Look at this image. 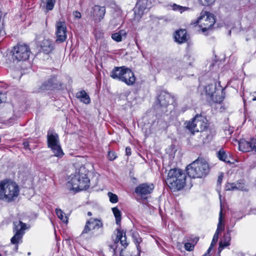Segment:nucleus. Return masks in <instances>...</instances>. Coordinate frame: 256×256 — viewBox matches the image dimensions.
Returning <instances> with one entry per match:
<instances>
[{
	"instance_id": "nucleus-1",
	"label": "nucleus",
	"mask_w": 256,
	"mask_h": 256,
	"mask_svg": "<svg viewBox=\"0 0 256 256\" xmlns=\"http://www.w3.org/2000/svg\"><path fill=\"white\" fill-rule=\"evenodd\" d=\"M88 171L84 166L76 169L68 178L66 188L70 190L78 192L86 190L90 186V180L87 176Z\"/></svg>"
},
{
	"instance_id": "nucleus-2",
	"label": "nucleus",
	"mask_w": 256,
	"mask_h": 256,
	"mask_svg": "<svg viewBox=\"0 0 256 256\" xmlns=\"http://www.w3.org/2000/svg\"><path fill=\"white\" fill-rule=\"evenodd\" d=\"M19 188L12 181L4 180L0 182V200L8 202L14 200L18 196Z\"/></svg>"
},
{
	"instance_id": "nucleus-3",
	"label": "nucleus",
	"mask_w": 256,
	"mask_h": 256,
	"mask_svg": "<svg viewBox=\"0 0 256 256\" xmlns=\"http://www.w3.org/2000/svg\"><path fill=\"white\" fill-rule=\"evenodd\" d=\"M186 180V174L180 169L174 168L168 171L166 182L171 190L175 191L184 186Z\"/></svg>"
},
{
	"instance_id": "nucleus-4",
	"label": "nucleus",
	"mask_w": 256,
	"mask_h": 256,
	"mask_svg": "<svg viewBox=\"0 0 256 256\" xmlns=\"http://www.w3.org/2000/svg\"><path fill=\"white\" fill-rule=\"evenodd\" d=\"M210 170L208 162L204 158H198L186 167L188 176L192 178H201L206 176Z\"/></svg>"
},
{
	"instance_id": "nucleus-5",
	"label": "nucleus",
	"mask_w": 256,
	"mask_h": 256,
	"mask_svg": "<svg viewBox=\"0 0 256 256\" xmlns=\"http://www.w3.org/2000/svg\"><path fill=\"white\" fill-rule=\"evenodd\" d=\"M128 244L126 232L118 229L114 243L110 246V251L114 256H130L132 254L125 250Z\"/></svg>"
},
{
	"instance_id": "nucleus-6",
	"label": "nucleus",
	"mask_w": 256,
	"mask_h": 256,
	"mask_svg": "<svg viewBox=\"0 0 256 256\" xmlns=\"http://www.w3.org/2000/svg\"><path fill=\"white\" fill-rule=\"evenodd\" d=\"M110 76L114 79L124 82L128 86L133 85L136 78L132 70L124 66L114 67L110 72Z\"/></svg>"
},
{
	"instance_id": "nucleus-7",
	"label": "nucleus",
	"mask_w": 256,
	"mask_h": 256,
	"mask_svg": "<svg viewBox=\"0 0 256 256\" xmlns=\"http://www.w3.org/2000/svg\"><path fill=\"white\" fill-rule=\"evenodd\" d=\"M186 127L194 134L196 132H202L208 126L206 118L200 115H196L191 120L186 122Z\"/></svg>"
},
{
	"instance_id": "nucleus-8",
	"label": "nucleus",
	"mask_w": 256,
	"mask_h": 256,
	"mask_svg": "<svg viewBox=\"0 0 256 256\" xmlns=\"http://www.w3.org/2000/svg\"><path fill=\"white\" fill-rule=\"evenodd\" d=\"M48 146L52 151L54 156L62 157L64 154L61 148L58 135L52 131H48L47 134Z\"/></svg>"
},
{
	"instance_id": "nucleus-9",
	"label": "nucleus",
	"mask_w": 256,
	"mask_h": 256,
	"mask_svg": "<svg viewBox=\"0 0 256 256\" xmlns=\"http://www.w3.org/2000/svg\"><path fill=\"white\" fill-rule=\"evenodd\" d=\"M26 229V224L22 221L16 220L13 222V232L14 235L12 238L10 242L12 244L16 245V250L18 249V244L21 242Z\"/></svg>"
},
{
	"instance_id": "nucleus-10",
	"label": "nucleus",
	"mask_w": 256,
	"mask_h": 256,
	"mask_svg": "<svg viewBox=\"0 0 256 256\" xmlns=\"http://www.w3.org/2000/svg\"><path fill=\"white\" fill-rule=\"evenodd\" d=\"M12 53V58L14 60L24 61L28 58L30 50L26 44H18L14 47Z\"/></svg>"
},
{
	"instance_id": "nucleus-11",
	"label": "nucleus",
	"mask_w": 256,
	"mask_h": 256,
	"mask_svg": "<svg viewBox=\"0 0 256 256\" xmlns=\"http://www.w3.org/2000/svg\"><path fill=\"white\" fill-rule=\"evenodd\" d=\"M194 24H198L203 33L208 30L215 23V20L212 14L208 12H202Z\"/></svg>"
},
{
	"instance_id": "nucleus-12",
	"label": "nucleus",
	"mask_w": 256,
	"mask_h": 256,
	"mask_svg": "<svg viewBox=\"0 0 256 256\" xmlns=\"http://www.w3.org/2000/svg\"><path fill=\"white\" fill-rule=\"evenodd\" d=\"M102 226V224L100 220L97 218H90L87 220L82 231L80 236L85 234H91L95 230H98Z\"/></svg>"
},
{
	"instance_id": "nucleus-13",
	"label": "nucleus",
	"mask_w": 256,
	"mask_h": 256,
	"mask_svg": "<svg viewBox=\"0 0 256 256\" xmlns=\"http://www.w3.org/2000/svg\"><path fill=\"white\" fill-rule=\"evenodd\" d=\"M205 90L206 94L210 96V100L212 102L220 103L222 101L223 98L218 94L219 90H216L215 84H208L206 86Z\"/></svg>"
},
{
	"instance_id": "nucleus-14",
	"label": "nucleus",
	"mask_w": 256,
	"mask_h": 256,
	"mask_svg": "<svg viewBox=\"0 0 256 256\" xmlns=\"http://www.w3.org/2000/svg\"><path fill=\"white\" fill-rule=\"evenodd\" d=\"M56 41L59 43L64 42L66 38V27L64 22H58L56 25Z\"/></svg>"
},
{
	"instance_id": "nucleus-15",
	"label": "nucleus",
	"mask_w": 256,
	"mask_h": 256,
	"mask_svg": "<svg viewBox=\"0 0 256 256\" xmlns=\"http://www.w3.org/2000/svg\"><path fill=\"white\" fill-rule=\"evenodd\" d=\"M238 147L240 150L244 152L252 150L256 152V139L252 138L250 141L241 140L238 142Z\"/></svg>"
},
{
	"instance_id": "nucleus-16",
	"label": "nucleus",
	"mask_w": 256,
	"mask_h": 256,
	"mask_svg": "<svg viewBox=\"0 0 256 256\" xmlns=\"http://www.w3.org/2000/svg\"><path fill=\"white\" fill-rule=\"evenodd\" d=\"M226 190H241L248 192V186L244 180H239L235 182H228L226 186Z\"/></svg>"
},
{
	"instance_id": "nucleus-17",
	"label": "nucleus",
	"mask_w": 256,
	"mask_h": 256,
	"mask_svg": "<svg viewBox=\"0 0 256 256\" xmlns=\"http://www.w3.org/2000/svg\"><path fill=\"white\" fill-rule=\"evenodd\" d=\"M154 188V185L152 184L144 183L140 184L135 188V192L140 196H143L150 194Z\"/></svg>"
},
{
	"instance_id": "nucleus-18",
	"label": "nucleus",
	"mask_w": 256,
	"mask_h": 256,
	"mask_svg": "<svg viewBox=\"0 0 256 256\" xmlns=\"http://www.w3.org/2000/svg\"><path fill=\"white\" fill-rule=\"evenodd\" d=\"M106 13V8L104 6H94L92 8L91 14L93 16V19L96 22H100L103 19Z\"/></svg>"
},
{
	"instance_id": "nucleus-19",
	"label": "nucleus",
	"mask_w": 256,
	"mask_h": 256,
	"mask_svg": "<svg viewBox=\"0 0 256 256\" xmlns=\"http://www.w3.org/2000/svg\"><path fill=\"white\" fill-rule=\"evenodd\" d=\"M158 100L161 106L166 107L172 102V98L169 93L163 91L158 96Z\"/></svg>"
},
{
	"instance_id": "nucleus-20",
	"label": "nucleus",
	"mask_w": 256,
	"mask_h": 256,
	"mask_svg": "<svg viewBox=\"0 0 256 256\" xmlns=\"http://www.w3.org/2000/svg\"><path fill=\"white\" fill-rule=\"evenodd\" d=\"M175 41L178 44H182L187 41L188 35L186 30H180L174 34Z\"/></svg>"
},
{
	"instance_id": "nucleus-21",
	"label": "nucleus",
	"mask_w": 256,
	"mask_h": 256,
	"mask_svg": "<svg viewBox=\"0 0 256 256\" xmlns=\"http://www.w3.org/2000/svg\"><path fill=\"white\" fill-rule=\"evenodd\" d=\"M40 47L46 54H49L54 49V44L50 39H44L41 42Z\"/></svg>"
},
{
	"instance_id": "nucleus-22",
	"label": "nucleus",
	"mask_w": 256,
	"mask_h": 256,
	"mask_svg": "<svg viewBox=\"0 0 256 256\" xmlns=\"http://www.w3.org/2000/svg\"><path fill=\"white\" fill-rule=\"evenodd\" d=\"M76 98L80 100L81 102L86 104H88L90 102L89 96L84 90L78 92L76 94Z\"/></svg>"
},
{
	"instance_id": "nucleus-23",
	"label": "nucleus",
	"mask_w": 256,
	"mask_h": 256,
	"mask_svg": "<svg viewBox=\"0 0 256 256\" xmlns=\"http://www.w3.org/2000/svg\"><path fill=\"white\" fill-rule=\"evenodd\" d=\"M126 32L124 30H122L118 32L112 34V38L116 42H122L124 38H126Z\"/></svg>"
},
{
	"instance_id": "nucleus-24",
	"label": "nucleus",
	"mask_w": 256,
	"mask_h": 256,
	"mask_svg": "<svg viewBox=\"0 0 256 256\" xmlns=\"http://www.w3.org/2000/svg\"><path fill=\"white\" fill-rule=\"evenodd\" d=\"M146 0H139L135 7V12H136V10H138V14H142L144 10L147 8V5L146 4Z\"/></svg>"
},
{
	"instance_id": "nucleus-25",
	"label": "nucleus",
	"mask_w": 256,
	"mask_h": 256,
	"mask_svg": "<svg viewBox=\"0 0 256 256\" xmlns=\"http://www.w3.org/2000/svg\"><path fill=\"white\" fill-rule=\"evenodd\" d=\"M224 216L222 214V210H220V211L219 213L218 216V222L217 226V229L216 230H218V232H221L224 230Z\"/></svg>"
},
{
	"instance_id": "nucleus-26",
	"label": "nucleus",
	"mask_w": 256,
	"mask_h": 256,
	"mask_svg": "<svg viewBox=\"0 0 256 256\" xmlns=\"http://www.w3.org/2000/svg\"><path fill=\"white\" fill-rule=\"evenodd\" d=\"M132 238L137 248L138 256H140L141 250L140 244L142 242V238L139 236L138 234H133Z\"/></svg>"
},
{
	"instance_id": "nucleus-27",
	"label": "nucleus",
	"mask_w": 256,
	"mask_h": 256,
	"mask_svg": "<svg viewBox=\"0 0 256 256\" xmlns=\"http://www.w3.org/2000/svg\"><path fill=\"white\" fill-rule=\"evenodd\" d=\"M218 157L219 158L220 160L226 163H230V160L228 158L227 154H226V152L222 150H220L218 152Z\"/></svg>"
},
{
	"instance_id": "nucleus-28",
	"label": "nucleus",
	"mask_w": 256,
	"mask_h": 256,
	"mask_svg": "<svg viewBox=\"0 0 256 256\" xmlns=\"http://www.w3.org/2000/svg\"><path fill=\"white\" fill-rule=\"evenodd\" d=\"M112 211L116 218V224H119L121 222V212L116 207L112 208Z\"/></svg>"
},
{
	"instance_id": "nucleus-29",
	"label": "nucleus",
	"mask_w": 256,
	"mask_h": 256,
	"mask_svg": "<svg viewBox=\"0 0 256 256\" xmlns=\"http://www.w3.org/2000/svg\"><path fill=\"white\" fill-rule=\"evenodd\" d=\"M54 80L52 79H50L45 82L42 86V88L43 90H49L54 88L53 86Z\"/></svg>"
},
{
	"instance_id": "nucleus-30",
	"label": "nucleus",
	"mask_w": 256,
	"mask_h": 256,
	"mask_svg": "<svg viewBox=\"0 0 256 256\" xmlns=\"http://www.w3.org/2000/svg\"><path fill=\"white\" fill-rule=\"evenodd\" d=\"M172 10L175 11H178L180 13H182L185 11L190 10V8L186 6H182L180 5L174 4L172 6Z\"/></svg>"
},
{
	"instance_id": "nucleus-31",
	"label": "nucleus",
	"mask_w": 256,
	"mask_h": 256,
	"mask_svg": "<svg viewBox=\"0 0 256 256\" xmlns=\"http://www.w3.org/2000/svg\"><path fill=\"white\" fill-rule=\"evenodd\" d=\"M56 212L58 217L63 222H68V218L64 216L65 214L60 209H56Z\"/></svg>"
},
{
	"instance_id": "nucleus-32",
	"label": "nucleus",
	"mask_w": 256,
	"mask_h": 256,
	"mask_svg": "<svg viewBox=\"0 0 256 256\" xmlns=\"http://www.w3.org/2000/svg\"><path fill=\"white\" fill-rule=\"evenodd\" d=\"M108 195L110 198V201L112 203H116L118 202V197L117 195L111 192H108Z\"/></svg>"
},
{
	"instance_id": "nucleus-33",
	"label": "nucleus",
	"mask_w": 256,
	"mask_h": 256,
	"mask_svg": "<svg viewBox=\"0 0 256 256\" xmlns=\"http://www.w3.org/2000/svg\"><path fill=\"white\" fill-rule=\"evenodd\" d=\"M46 8L48 10H51L53 9L54 4L55 0H46Z\"/></svg>"
},
{
	"instance_id": "nucleus-34",
	"label": "nucleus",
	"mask_w": 256,
	"mask_h": 256,
	"mask_svg": "<svg viewBox=\"0 0 256 256\" xmlns=\"http://www.w3.org/2000/svg\"><path fill=\"white\" fill-rule=\"evenodd\" d=\"M230 232V231L228 230L224 236V240L227 242L226 245L230 244V241L231 240Z\"/></svg>"
},
{
	"instance_id": "nucleus-35",
	"label": "nucleus",
	"mask_w": 256,
	"mask_h": 256,
	"mask_svg": "<svg viewBox=\"0 0 256 256\" xmlns=\"http://www.w3.org/2000/svg\"><path fill=\"white\" fill-rule=\"evenodd\" d=\"M226 242H225L223 240V241H221L220 242L219 246H218V252H220L225 247L228 246L229 245H226Z\"/></svg>"
},
{
	"instance_id": "nucleus-36",
	"label": "nucleus",
	"mask_w": 256,
	"mask_h": 256,
	"mask_svg": "<svg viewBox=\"0 0 256 256\" xmlns=\"http://www.w3.org/2000/svg\"><path fill=\"white\" fill-rule=\"evenodd\" d=\"M184 247L186 250L190 252L194 250V245L192 244L191 243L186 242L184 244Z\"/></svg>"
},
{
	"instance_id": "nucleus-37",
	"label": "nucleus",
	"mask_w": 256,
	"mask_h": 256,
	"mask_svg": "<svg viewBox=\"0 0 256 256\" xmlns=\"http://www.w3.org/2000/svg\"><path fill=\"white\" fill-rule=\"evenodd\" d=\"M108 157L110 160H112L116 158V156L114 152H109Z\"/></svg>"
},
{
	"instance_id": "nucleus-38",
	"label": "nucleus",
	"mask_w": 256,
	"mask_h": 256,
	"mask_svg": "<svg viewBox=\"0 0 256 256\" xmlns=\"http://www.w3.org/2000/svg\"><path fill=\"white\" fill-rule=\"evenodd\" d=\"M220 232H218V230H216V232H215V233L214 235V236H213V238H212L213 242H218Z\"/></svg>"
},
{
	"instance_id": "nucleus-39",
	"label": "nucleus",
	"mask_w": 256,
	"mask_h": 256,
	"mask_svg": "<svg viewBox=\"0 0 256 256\" xmlns=\"http://www.w3.org/2000/svg\"><path fill=\"white\" fill-rule=\"evenodd\" d=\"M6 100V96L4 94L0 92V103Z\"/></svg>"
},
{
	"instance_id": "nucleus-40",
	"label": "nucleus",
	"mask_w": 256,
	"mask_h": 256,
	"mask_svg": "<svg viewBox=\"0 0 256 256\" xmlns=\"http://www.w3.org/2000/svg\"><path fill=\"white\" fill-rule=\"evenodd\" d=\"M73 16L76 18H81V14L78 11L74 12Z\"/></svg>"
},
{
	"instance_id": "nucleus-41",
	"label": "nucleus",
	"mask_w": 256,
	"mask_h": 256,
	"mask_svg": "<svg viewBox=\"0 0 256 256\" xmlns=\"http://www.w3.org/2000/svg\"><path fill=\"white\" fill-rule=\"evenodd\" d=\"M214 1H215V0H204V3L203 4V5H204V6L210 5V4H212V3H214Z\"/></svg>"
},
{
	"instance_id": "nucleus-42",
	"label": "nucleus",
	"mask_w": 256,
	"mask_h": 256,
	"mask_svg": "<svg viewBox=\"0 0 256 256\" xmlns=\"http://www.w3.org/2000/svg\"><path fill=\"white\" fill-rule=\"evenodd\" d=\"M126 155H127V156H130L131 154V148L130 147H128V146L126 147Z\"/></svg>"
},
{
	"instance_id": "nucleus-43",
	"label": "nucleus",
	"mask_w": 256,
	"mask_h": 256,
	"mask_svg": "<svg viewBox=\"0 0 256 256\" xmlns=\"http://www.w3.org/2000/svg\"><path fill=\"white\" fill-rule=\"evenodd\" d=\"M184 59L186 60H189L190 62H188V66H190L192 64V58L190 56H186L184 58Z\"/></svg>"
},
{
	"instance_id": "nucleus-44",
	"label": "nucleus",
	"mask_w": 256,
	"mask_h": 256,
	"mask_svg": "<svg viewBox=\"0 0 256 256\" xmlns=\"http://www.w3.org/2000/svg\"><path fill=\"white\" fill-rule=\"evenodd\" d=\"M222 177H223L222 175H221V176H218V184H220L221 183V182L222 181Z\"/></svg>"
},
{
	"instance_id": "nucleus-45",
	"label": "nucleus",
	"mask_w": 256,
	"mask_h": 256,
	"mask_svg": "<svg viewBox=\"0 0 256 256\" xmlns=\"http://www.w3.org/2000/svg\"><path fill=\"white\" fill-rule=\"evenodd\" d=\"M252 101H256V92H254L252 94Z\"/></svg>"
},
{
	"instance_id": "nucleus-46",
	"label": "nucleus",
	"mask_w": 256,
	"mask_h": 256,
	"mask_svg": "<svg viewBox=\"0 0 256 256\" xmlns=\"http://www.w3.org/2000/svg\"><path fill=\"white\" fill-rule=\"evenodd\" d=\"M24 146L25 148H27L28 146V142H24Z\"/></svg>"
},
{
	"instance_id": "nucleus-47",
	"label": "nucleus",
	"mask_w": 256,
	"mask_h": 256,
	"mask_svg": "<svg viewBox=\"0 0 256 256\" xmlns=\"http://www.w3.org/2000/svg\"><path fill=\"white\" fill-rule=\"evenodd\" d=\"M216 242H213V240H212L210 246H212V247H213L216 244Z\"/></svg>"
},
{
	"instance_id": "nucleus-48",
	"label": "nucleus",
	"mask_w": 256,
	"mask_h": 256,
	"mask_svg": "<svg viewBox=\"0 0 256 256\" xmlns=\"http://www.w3.org/2000/svg\"><path fill=\"white\" fill-rule=\"evenodd\" d=\"M124 78H126V80H127V82L130 79V78H129L130 77L128 76H124Z\"/></svg>"
},
{
	"instance_id": "nucleus-49",
	"label": "nucleus",
	"mask_w": 256,
	"mask_h": 256,
	"mask_svg": "<svg viewBox=\"0 0 256 256\" xmlns=\"http://www.w3.org/2000/svg\"><path fill=\"white\" fill-rule=\"evenodd\" d=\"M213 247H212V246H210L208 249V251H211Z\"/></svg>"
},
{
	"instance_id": "nucleus-50",
	"label": "nucleus",
	"mask_w": 256,
	"mask_h": 256,
	"mask_svg": "<svg viewBox=\"0 0 256 256\" xmlns=\"http://www.w3.org/2000/svg\"><path fill=\"white\" fill-rule=\"evenodd\" d=\"M210 251H208V250H207V252L206 253V254H207V256H210Z\"/></svg>"
},
{
	"instance_id": "nucleus-51",
	"label": "nucleus",
	"mask_w": 256,
	"mask_h": 256,
	"mask_svg": "<svg viewBox=\"0 0 256 256\" xmlns=\"http://www.w3.org/2000/svg\"><path fill=\"white\" fill-rule=\"evenodd\" d=\"M88 216H91L92 215V213L90 212H88Z\"/></svg>"
},
{
	"instance_id": "nucleus-52",
	"label": "nucleus",
	"mask_w": 256,
	"mask_h": 256,
	"mask_svg": "<svg viewBox=\"0 0 256 256\" xmlns=\"http://www.w3.org/2000/svg\"><path fill=\"white\" fill-rule=\"evenodd\" d=\"M207 256V254H204L203 256Z\"/></svg>"
},
{
	"instance_id": "nucleus-53",
	"label": "nucleus",
	"mask_w": 256,
	"mask_h": 256,
	"mask_svg": "<svg viewBox=\"0 0 256 256\" xmlns=\"http://www.w3.org/2000/svg\"><path fill=\"white\" fill-rule=\"evenodd\" d=\"M0 256H2V254H0Z\"/></svg>"
}]
</instances>
